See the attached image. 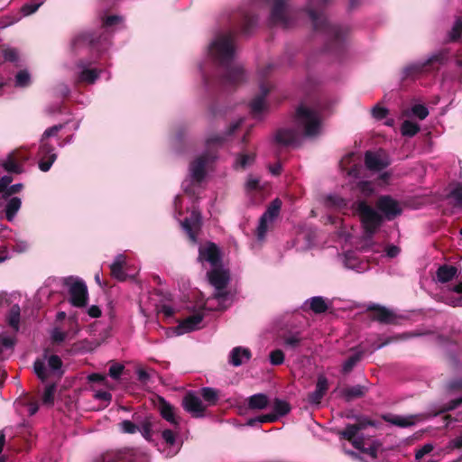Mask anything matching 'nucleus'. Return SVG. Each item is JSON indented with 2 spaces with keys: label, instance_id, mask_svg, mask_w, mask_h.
<instances>
[{
  "label": "nucleus",
  "instance_id": "nucleus-29",
  "mask_svg": "<svg viewBox=\"0 0 462 462\" xmlns=\"http://www.w3.org/2000/svg\"><path fill=\"white\" fill-rule=\"evenodd\" d=\"M92 349V343L89 342L88 339H83L72 344L71 346L69 349H67V352L68 354L74 356L78 354L87 353L88 351H91Z\"/></svg>",
  "mask_w": 462,
  "mask_h": 462
},
{
  "label": "nucleus",
  "instance_id": "nucleus-46",
  "mask_svg": "<svg viewBox=\"0 0 462 462\" xmlns=\"http://www.w3.org/2000/svg\"><path fill=\"white\" fill-rule=\"evenodd\" d=\"M245 73L241 67H235L227 75V81L231 83H237L244 79Z\"/></svg>",
  "mask_w": 462,
  "mask_h": 462
},
{
  "label": "nucleus",
  "instance_id": "nucleus-12",
  "mask_svg": "<svg viewBox=\"0 0 462 462\" xmlns=\"http://www.w3.org/2000/svg\"><path fill=\"white\" fill-rule=\"evenodd\" d=\"M183 409L190 413L194 418H201L204 416L206 407L202 401L194 393L189 392L182 399Z\"/></svg>",
  "mask_w": 462,
  "mask_h": 462
},
{
  "label": "nucleus",
  "instance_id": "nucleus-13",
  "mask_svg": "<svg viewBox=\"0 0 462 462\" xmlns=\"http://www.w3.org/2000/svg\"><path fill=\"white\" fill-rule=\"evenodd\" d=\"M155 406L163 420L170 422L176 428L180 427V420L176 415L175 407L173 405L167 402L163 397L158 395Z\"/></svg>",
  "mask_w": 462,
  "mask_h": 462
},
{
  "label": "nucleus",
  "instance_id": "nucleus-57",
  "mask_svg": "<svg viewBox=\"0 0 462 462\" xmlns=\"http://www.w3.org/2000/svg\"><path fill=\"white\" fill-rule=\"evenodd\" d=\"M434 448V446L431 443H427L423 445L420 449H418L415 453V459L420 460L425 455L430 453Z\"/></svg>",
  "mask_w": 462,
  "mask_h": 462
},
{
  "label": "nucleus",
  "instance_id": "nucleus-44",
  "mask_svg": "<svg viewBox=\"0 0 462 462\" xmlns=\"http://www.w3.org/2000/svg\"><path fill=\"white\" fill-rule=\"evenodd\" d=\"M68 333L54 328L51 333V340L53 345H60L67 338Z\"/></svg>",
  "mask_w": 462,
  "mask_h": 462
},
{
  "label": "nucleus",
  "instance_id": "nucleus-28",
  "mask_svg": "<svg viewBox=\"0 0 462 462\" xmlns=\"http://www.w3.org/2000/svg\"><path fill=\"white\" fill-rule=\"evenodd\" d=\"M22 201L21 199L17 197H14L7 202L5 206V217L6 219L11 222L14 220V217L16 216L17 212L21 208Z\"/></svg>",
  "mask_w": 462,
  "mask_h": 462
},
{
  "label": "nucleus",
  "instance_id": "nucleus-10",
  "mask_svg": "<svg viewBox=\"0 0 462 462\" xmlns=\"http://www.w3.org/2000/svg\"><path fill=\"white\" fill-rule=\"evenodd\" d=\"M29 159L30 155L20 150H15L8 154L1 165L8 173L21 174L23 172V164Z\"/></svg>",
  "mask_w": 462,
  "mask_h": 462
},
{
  "label": "nucleus",
  "instance_id": "nucleus-63",
  "mask_svg": "<svg viewBox=\"0 0 462 462\" xmlns=\"http://www.w3.org/2000/svg\"><path fill=\"white\" fill-rule=\"evenodd\" d=\"M372 116H387L389 114V110L383 106L382 104H376L372 109H371Z\"/></svg>",
  "mask_w": 462,
  "mask_h": 462
},
{
  "label": "nucleus",
  "instance_id": "nucleus-64",
  "mask_svg": "<svg viewBox=\"0 0 462 462\" xmlns=\"http://www.w3.org/2000/svg\"><path fill=\"white\" fill-rule=\"evenodd\" d=\"M94 398L110 403L112 400V394L106 391H97L94 394Z\"/></svg>",
  "mask_w": 462,
  "mask_h": 462
},
{
  "label": "nucleus",
  "instance_id": "nucleus-25",
  "mask_svg": "<svg viewBox=\"0 0 462 462\" xmlns=\"http://www.w3.org/2000/svg\"><path fill=\"white\" fill-rule=\"evenodd\" d=\"M365 163L367 169L372 171H381L385 167L383 161L373 152H366L365 155Z\"/></svg>",
  "mask_w": 462,
  "mask_h": 462
},
{
  "label": "nucleus",
  "instance_id": "nucleus-50",
  "mask_svg": "<svg viewBox=\"0 0 462 462\" xmlns=\"http://www.w3.org/2000/svg\"><path fill=\"white\" fill-rule=\"evenodd\" d=\"M269 220L261 217L259 220V225L256 228V236L259 240H263L265 237L266 232L268 230L267 223Z\"/></svg>",
  "mask_w": 462,
  "mask_h": 462
},
{
  "label": "nucleus",
  "instance_id": "nucleus-33",
  "mask_svg": "<svg viewBox=\"0 0 462 462\" xmlns=\"http://www.w3.org/2000/svg\"><path fill=\"white\" fill-rule=\"evenodd\" d=\"M310 309L316 314H321L328 310V305L322 297L316 296L310 300Z\"/></svg>",
  "mask_w": 462,
  "mask_h": 462
},
{
  "label": "nucleus",
  "instance_id": "nucleus-9",
  "mask_svg": "<svg viewBox=\"0 0 462 462\" xmlns=\"http://www.w3.org/2000/svg\"><path fill=\"white\" fill-rule=\"evenodd\" d=\"M293 124L299 129L300 139L302 135L306 137L317 136L320 132L319 117H295Z\"/></svg>",
  "mask_w": 462,
  "mask_h": 462
},
{
  "label": "nucleus",
  "instance_id": "nucleus-30",
  "mask_svg": "<svg viewBox=\"0 0 462 462\" xmlns=\"http://www.w3.org/2000/svg\"><path fill=\"white\" fill-rule=\"evenodd\" d=\"M282 208V201L279 199H273L267 207L265 212L262 215L270 222L273 221L278 217Z\"/></svg>",
  "mask_w": 462,
  "mask_h": 462
},
{
  "label": "nucleus",
  "instance_id": "nucleus-47",
  "mask_svg": "<svg viewBox=\"0 0 462 462\" xmlns=\"http://www.w3.org/2000/svg\"><path fill=\"white\" fill-rule=\"evenodd\" d=\"M56 159H57V154H52L49 158L41 157L39 163H38L39 169L43 172L48 171L51 169V167L52 166V164L54 163V162L56 161Z\"/></svg>",
  "mask_w": 462,
  "mask_h": 462
},
{
  "label": "nucleus",
  "instance_id": "nucleus-38",
  "mask_svg": "<svg viewBox=\"0 0 462 462\" xmlns=\"http://www.w3.org/2000/svg\"><path fill=\"white\" fill-rule=\"evenodd\" d=\"M401 130L402 135L411 137L420 131V127L416 123L406 120L403 122Z\"/></svg>",
  "mask_w": 462,
  "mask_h": 462
},
{
  "label": "nucleus",
  "instance_id": "nucleus-39",
  "mask_svg": "<svg viewBox=\"0 0 462 462\" xmlns=\"http://www.w3.org/2000/svg\"><path fill=\"white\" fill-rule=\"evenodd\" d=\"M57 383H51L46 385L43 395H42V402L45 404H53L54 402V393L56 392Z\"/></svg>",
  "mask_w": 462,
  "mask_h": 462
},
{
  "label": "nucleus",
  "instance_id": "nucleus-5",
  "mask_svg": "<svg viewBox=\"0 0 462 462\" xmlns=\"http://www.w3.org/2000/svg\"><path fill=\"white\" fill-rule=\"evenodd\" d=\"M273 142L279 147H297L300 144V132L292 124L291 126L281 127L273 134Z\"/></svg>",
  "mask_w": 462,
  "mask_h": 462
},
{
  "label": "nucleus",
  "instance_id": "nucleus-45",
  "mask_svg": "<svg viewBox=\"0 0 462 462\" xmlns=\"http://www.w3.org/2000/svg\"><path fill=\"white\" fill-rule=\"evenodd\" d=\"M52 154H56L54 152V147L51 144H50L46 140L41 139V144L39 147L40 157L49 158Z\"/></svg>",
  "mask_w": 462,
  "mask_h": 462
},
{
  "label": "nucleus",
  "instance_id": "nucleus-58",
  "mask_svg": "<svg viewBox=\"0 0 462 462\" xmlns=\"http://www.w3.org/2000/svg\"><path fill=\"white\" fill-rule=\"evenodd\" d=\"M379 446L380 445L378 443L374 442L368 448L364 447V448L360 452L366 454L372 458L375 459L377 458L378 456L377 453Z\"/></svg>",
  "mask_w": 462,
  "mask_h": 462
},
{
  "label": "nucleus",
  "instance_id": "nucleus-22",
  "mask_svg": "<svg viewBox=\"0 0 462 462\" xmlns=\"http://www.w3.org/2000/svg\"><path fill=\"white\" fill-rule=\"evenodd\" d=\"M449 204L456 208H462V183H456L447 195Z\"/></svg>",
  "mask_w": 462,
  "mask_h": 462
},
{
  "label": "nucleus",
  "instance_id": "nucleus-60",
  "mask_svg": "<svg viewBox=\"0 0 462 462\" xmlns=\"http://www.w3.org/2000/svg\"><path fill=\"white\" fill-rule=\"evenodd\" d=\"M23 184L17 183L10 186L3 194L2 198L7 199L11 195L19 193L23 189Z\"/></svg>",
  "mask_w": 462,
  "mask_h": 462
},
{
  "label": "nucleus",
  "instance_id": "nucleus-19",
  "mask_svg": "<svg viewBox=\"0 0 462 462\" xmlns=\"http://www.w3.org/2000/svg\"><path fill=\"white\" fill-rule=\"evenodd\" d=\"M369 391L368 386L356 384L346 386L340 392V396L346 402H350L356 399L364 397Z\"/></svg>",
  "mask_w": 462,
  "mask_h": 462
},
{
  "label": "nucleus",
  "instance_id": "nucleus-55",
  "mask_svg": "<svg viewBox=\"0 0 462 462\" xmlns=\"http://www.w3.org/2000/svg\"><path fill=\"white\" fill-rule=\"evenodd\" d=\"M275 156L278 159V162L273 165L269 166V171L273 175L279 176L282 173V166L280 162L281 150L278 149L275 151Z\"/></svg>",
  "mask_w": 462,
  "mask_h": 462
},
{
  "label": "nucleus",
  "instance_id": "nucleus-26",
  "mask_svg": "<svg viewBox=\"0 0 462 462\" xmlns=\"http://www.w3.org/2000/svg\"><path fill=\"white\" fill-rule=\"evenodd\" d=\"M268 403V397L264 393H256L248 398V407L252 410H263Z\"/></svg>",
  "mask_w": 462,
  "mask_h": 462
},
{
  "label": "nucleus",
  "instance_id": "nucleus-54",
  "mask_svg": "<svg viewBox=\"0 0 462 462\" xmlns=\"http://www.w3.org/2000/svg\"><path fill=\"white\" fill-rule=\"evenodd\" d=\"M162 438L165 441V443L170 447L174 446L176 443V433L170 429L162 430Z\"/></svg>",
  "mask_w": 462,
  "mask_h": 462
},
{
  "label": "nucleus",
  "instance_id": "nucleus-3",
  "mask_svg": "<svg viewBox=\"0 0 462 462\" xmlns=\"http://www.w3.org/2000/svg\"><path fill=\"white\" fill-rule=\"evenodd\" d=\"M62 360L57 355H51L48 358V372L45 363L41 359H36L33 363V370L37 377L42 382H46L51 374L56 375L60 379L64 374L62 370Z\"/></svg>",
  "mask_w": 462,
  "mask_h": 462
},
{
  "label": "nucleus",
  "instance_id": "nucleus-24",
  "mask_svg": "<svg viewBox=\"0 0 462 462\" xmlns=\"http://www.w3.org/2000/svg\"><path fill=\"white\" fill-rule=\"evenodd\" d=\"M202 314L197 313L191 315L180 323L179 328L182 329L183 332H189L195 330L198 328L199 324L202 321Z\"/></svg>",
  "mask_w": 462,
  "mask_h": 462
},
{
  "label": "nucleus",
  "instance_id": "nucleus-1",
  "mask_svg": "<svg viewBox=\"0 0 462 462\" xmlns=\"http://www.w3.org/2000/svg\"><path fill=\"white\" fill-rule=\"evenodd\" d=\"M354 208L360 217L365 237L371 239L383 223V217L365 200L355 202Z\"/></svg>",
  "mask_w": 462,
  "mask_h": 462
},
{
  "label": "nucleus",
  "instance_id": "nucleus-32",
  "mask_svg": "<svg viewBox=\"0 0 462 462\" xmlns=\"http://www.w3.org/2000/svg\"><path fill=\"white\" fill-rule=\"evenodd\" d=\"M282 338L283 340L284 346L293 350L298 348L302 341L299 332L285 334Z\"/></svg>",
  "mask_w": 462,
  "mask_h": 462
},
{
  "label": "nucleus",
  "instance_id": "nucleus-16",
  "mask_svg": "<svg viewBox=\"0 0 462 462\" xmlns=\"http://www.w3.org/2000/svg\"><path fill=\"white\" fill-rule=\"evenodd\" d=\"M427 416L425 414H416L406 417L393 414H385L383 416L384 421L398 426L400 428L411 427L414 425L417 420H425Z\"/></svg>",
  "mask_w": 462,
  "mask_h": 462
},
{
  "label": "nucleus",
  "instance_id": "nucleus-11",
  "mask_svg": "<svg viewBox=\"0 0 462 462\" xmlns=\"http://www.w3.org/2000/svg\"><path fill=\"white\" fill-rule=\"evenodd\" d=\"M199 262H208L212 267L222 266L221 253L218 246L213 242H208L199 248Z\"/></svg>",
  "mask_w": 462,
  "mask_h": 462
},
{
  "label": "nucleus",
  "instance_id": "nucleus-18",
  "mask_svg": "<svg viewBox=\"0 0 462 462\" xmlns=\"http://www.w3.org/2000/svg\"><path fill=\"white\" fill-rule=\"evenodd\" d=\"M328 389V379L324 375H319L317 380L315 391L308 394V402L310 404H319Z\"/></svg>",
  "mask_w": 462,
  "mask_h": 462
},
{
  "label": "nucleus",
  "instance_id": "nucleus-42",
  "mask_svg": "<svg viewBox=\"0 0 462 462\" xmlns=\"http://www.w3.org/2000/svg\"><path fill=\"white\" fill-rule=\"evenodd\" d=\"M93 43L92 36L89 33H83L75 37L72 41V48L77 50L79 46H86Z\"/></svg>",
  "mask_w": 462,
  "mask_h": 462
},
{
  "label": "nucleus",
  "instance_id": "nucleus-27",
  "mask_svg": "<svg viewBox=\"0 0 462 462\" xmlns=\"http://www.w3.org/2000/svg\"><path fill=\"white\" fill-rule=\"evenodd\" d=\"M21 317V309L18 304H14L11 307L6 316V321L8 325L15 331L19 330Z\"/></svg>",
  "mask_w": 462,
  "mask_h": 462
},
{
  "label": "nucleus",
  "instance_id": "nucleus-4",
  "mask_svg": "<svg viewBox=\"0 0 462 462\" xmlns=\"http://www.w3.org/2000/svg\"><path fill=\"white\" fill-rule=\"evenodd\" d=\"M366 310L369 312L370 319L380 324L399 325L400 320L403 319V316L380 304H371L367 307Z\"/></svg>",
  "mask_w": 462,
  "mask_h": 462
},
{
  "label": "nucleus",
  "instance_id": "nucleus-2",
  "mask_svg": "<svg viewBox=\"0 0 462 462\" xmlns=\"http://www.w3.org/2000/svg\"><path fill=\"white\" fill-rule=\"evenodd\" d=\"M210 55L221 63L229 61L234 55V36L231 32L216 37L209 47Z\"/></svg>",
  "mask_w": 462,
  "mask_h": 462
},
{
  "label": "nucleus",
  "instance_id": "nucleus-35",
  "mask_svg": "<svg viewBox=\"0 0 462 462\" xmlns=\"http://www.w3.org/2000/svg\"><path fill=\"white\" fill-rule=\"evenodd\" d=\"M291 411V406L289 402L282 401L281 399H274L273 402V413L278 415V419L280 417L285 416Z\"/></svg>",
  "mask_w": 462,
  "mask_h": 462
},
{
  "label": "nucleus",
  "instance_id": "nucleus-15",
  "mask_svg": "<svg viewBox=\"0 0 462 462\" xmlns=\"http://www.w3.org/2000/svg\"><path fill=\"white\" fill-rule=\"evenodd\" d=\"M207 276L209 283L216 290L226 289L230 280L229 273L221 266L213 267L211 271L207 273Z\"/></svg>",
  "mask_w": 462,
  "mask_h": 462
},
{
  "label": "nucleus",
  "instance_id": "nucleus-43",
  "mask_svg": "<svg viewBox=\"0 0 462 462\" xmlns=\"http://www.w3.org/2000/svg\"><path fill=\"white\" fill-rule=\"evenodd\" d=\"M100 71L97 69H83L80 73L79 79L80 80L87 82L88 84L94 83L97 79L99 77Z\"/></svg>",
  "mask_w": 462,
  "mask_h": 462
},
{
  "label": "nucleus",
  "instance_id": "nucleus-17",
  "mask_svg": "<svg viewBox=\"0 0 462 462\" xmlns=\"http://www.w3.org/2000/svg\"><path fill=\"white\" fill-rule=\"evenodd\" d=\"M209 161V154L203 153L191 162L189 170L191 178L197 181L201 182L206 176V166Z\"/></svg>",
  "mask_w": 462,
  "mask_h": 462
},
{
  "label": "nucleus",
  "instance_id": "nucleus-6",
  "mask_svg": "<svg viewBox=\"0 0 462 462\" xmlns=\"http://www.w3.org/2000/svg\"><path fill=\"white\" fill-rule=\"evenodd\" d=\"M375 207L383 217V219L393 220L402 213V208L400 203L390 195L380 196L375 203Z\"/></svg>",
  "mask_w": 462,
  "mask_h": 462
},
{
  "label": "nucleus",
  "instance_id": "nucleus-20",
  "mask_svg": "<svg viewBox=\"0 0 462 462\" xmlns=\"http://www.w3.org/2000/svg\"><path fill=\"white\" fill-rule=\"evenodd\" d=\"M125 265V256L118 254L115 261L110 264L111 276L119 282L126 280L127 275L125 273L124 266Z\"/></svg>",
  "mask_w": 462,
  "mask_h": 462
},
{
  "label": "nucleus",
  "instance_id": "nucleus-8",
  "mask_svg": "<svg viewBox=\"0 0 462 462\" xmlns=\"http://www.w3.org/2000/svg\"><path fill=\"white\" fill-rule=\"evenodd\" d=\"M69 301L76 308H84L88 304V291L84 281L76 280L69 287Z\"/></svg>",
  "mask_w": 462,
  "mask_h": 462
},
{
  "label": "nucleus",
  "instance_id": "nucleus-40",
  "mask_svg": "<svg viewBox=\"0 0 462 462\" xmlns=\"http://www.w3.org/2000/svg\"><path fill=\"white\" fill-rule=\"evenodd\" d=\"M255 159L254 153H240L237 155L236 164L242 169L246 168L248 165H251Z\"/></svg>",
  "mask_w": 462,
  "mask_h": 462
},
{
  "label": "nucleus",
  "instance_id": "nucleus-53",
  "mask_svg": "<svg viewBox=\"0 0 462 462\" xmlns=\"http://www.w3.org/2000/svg\"><path fill=\"white\" fill-rule=\"evenodd\" d=\"M462 34V17H459L456 20L454 23V25L450 32V39L451 40H457L458 39Z\"/></svg>",
  "mask_w": 462,
  "mask_h": 462
},
{
  "label": "nucleus",
  "instance_id": "nucleus-61",
  "mask_svg": "<svg viewBox=\"0 0 462 462\" xmlns=\"http://www.w3.org/2000/svg\"><path fill=\"white\" fill-rule=\"evenodd\" d=\"M461 404H462V396L459 397V398H456V399H453V400L449 401L445 405V407L442 409L441 411L444 412V411H448L455 410L456 408H457Z\"/></svg>",
  "mask_w": 462,
  "mask_h": 462
},
{
  "label": "nucleus",
  "instance_id": "nucleus-62",
  "mask_svg": "<svg viewBox=\"0 0 462 462\" xmlns=\"http://www.w3.org/2000/svg\"><path fill=\"white\" fill-rule=\"evenodd\" d=\"M62 128L61 125H53L46 129L42 136V139L46 140L51 136H54L58 134V132Z\"/></svg>",
  "mask_w": 462,
  "mask_h": 462
},
{
  "label": "nucleus",
  "instance_id": "nucleus-59",
  "mask_svg": "<svg viewBox=\"0 0 462 462\" xmlns=\"http://www.w3.org/2000/svg\"><path fill=\"white\" fill-rule=\"evenodd\" d=\"M430 111L423 104H415L411 107V116H428Z\"/></svg>",
  "mask_w": 462,
  "mask_h": 462
},
{
  "label": "nucleus",
  "instance_id": "nucleus-48",
  "mask_svg": "<svg viewBox=\"0 0 462 462\" xmlns=\"http://www.w3.org/2000/svg\"><path fill=\"white\" fill-rule=\"evenodd\" d=\"M269 358L273 365H280L284 362V353L281 349L273 350L269 355Z\"/></svg>",
  "mask_w": 462,
  "mask_h": 462
},
{
  "label": "nucleus",
  "instance_id": "nucleus-14",
  "mask_svg": "<svg viewBox=\"0 0 462 462\" xmlns=\"http://www.w3.org/2000/svg\"><path fill=\"white\" fill-rule=\"evenodd\" d=\"M138 451L132 448H124L117 450H110L104 453L100 457V462H119L128 460L134 462Z\"/></svg>",
  "mask_w": 462,
  "mask_h": 462
},
{
  "label": "nucleus",
  "instance_id": "nucleus-36",
  "mask_svg": "<svg viewBox=\"0 0 462 462\" xmlns=\"http://www.w3.org/2000/svg\"><path fill=\"white\" fill-rule=\"evenodd\" d=\"M341 439L350 442L359 435V430L355 424H347L344 430L338 432Z\"/></svg>",
  "mask_w": 462,
  "mask_h": 462
},
{
  "label": "nucleus",
  "instance_id": "nucleus-49",
  "mask_svg": "<svg viewBox=\"0 0 462 462\" xmlns=\"http://www.w3.org/2000/svg\"><path fill=\"white\" fill-rule=\"evenodd\" d=\"M120 429L124 433L134 434L139 430L138 426L131 420H125L119 423Z\"/></svg>",
  "mask_w": 462,
  "mask_h": 462
},
{
  "label": "nucleus",
  "instance_id": "nucleus-37",
  "mask_svg": "<svg viewBox=\"0 0 462 462\" xmlns=\"http://www.w3.org/2000/svg\"><path fill=\"white\" fill-rule=\"evenodd\" d=\"M201 396L210 405H214L218 400V391L210 387H204L201 389Z\"/></svg>",
  "mask_w": 462,
  "mask_h": 462
},
{
  "label": "nucleus",
  "instance_id": "nucleus-31",
  "mask_svg": "<svg viewBox=\"0 0 462 462\" xmlns=\"http://www.w3.org/2000/svg\"><path fill=\"white\" fill-rule=\"evenodd\" d=\"M364 351H357L356 354L350 356L342 365V373L349 374L357 363L362 359Z\"/></svg>",
  "mask_w": 462,
  "mask_h": 462
},
{
  "label": "nucleus",
  "instance_id": "nucleus-52",
  "mask_svg": "<svg viewBox=\"0 0 462 462\" xmlns=\"http://www.w3.org/2000/svg\"><path fill=\"white\" fill-rule=\"evenodd\" d=\"M124 369H125L124 365L119 364V363H114L109 367L108 374L111 378L117 380L122 375Z\"/></svg>",
  "mask_w": 462,
  "mask_h": 462
},
{
  "label": "nucleus",
  "instance_id": "nucleus-41",
  "mask_svg": "<svg viewBox=\"0 0 462 462\" xmlns=\"http://www.w3.org/2000/svg\"><path fill=\"white\" fill-rule=\"evenodd\" d=\"M31 76L27 70H21L15 76L14 85L18 88H24L30 85Z\"/></svg>",
  "mask_w": 462,
  "mask_h": 462
},
{
  "label": "nucleus",
  "instance_id": "nucleus-7",
  "mask_svg": "<svg viewBox=\"0 0 462 462\" xmlns=\"http://www.w3.org/2000/svg\"><path fill=\"white\" fill-rule=\"evenodd\" d=\"M183 230L189 236V239L192 244H196L198 241V235L201 229L202 217L199 209L193 208L190 215L180 222Z\"/></svg>",
  "mask_w": 462,
  "mask_h": 462
},
{
  "label": "nucleus",
  "instance_id": "nucleus-34",
  "mask_svg": "<svg viewBox=\"0 0 462 462\" xmlns=\"http://www.w3.org/2000/svg\"><path fill=\"white\" fill-rule=\"evenodd\" d=\"M152 427L153 421L152 415L146 416L144 420L141 422V434L148 441L152 439Z\"/></svg>",
  "mask_w": 462,
  "mask_h": 462
},
{
  "label": "nucleus",
  "instance_id": "nucleus-21",
  "mask_svg": "<svg viewBox=\"0 0 462 462\" xmlns=\"http://www.w3.org/2000/svg\"><path fill=\"white\" fill-rule=\"evenodd\" d=\"M252 356L251 351L249 348L236 346L234 347L229 356V362L234 366H239L244 363L243 358L248 361Z\"/></svg>",
  "mask_w": 462,
  "mask_h": 462
},
{
  "label": "nucleus",
  "instance_id": "nucleus-56",
  "mask_svg": "<svg viewBox=\"0 0 462 462\" xmlns=\"http://www.w3.org/2000/svg\"><path fill=\"white\" fill-rule=\"evenodd\" d=\"M42 5V2L25 4L22 7V13L23 15H30L36 12L38 8Z\"/></svg>",
  "mask_w": 462,
  "mask_h": 462
},
{
  "label": "nucleus",
  "instance_id": "nucleus-23",
  "mask_svg": "<svg viewBox=\"0 0 462 462\" xmlns=\"http://www.w3.org/2000/svg\"><path fill=\"white\" fill-rule=\"evenodd\" d=\"M457 273V269L452 265H441L437 271V277L439 282L446 283L450 282Z\"/></svg>",
  "mask_w": 462,
  "mask_h": 462
},
{
  "label": "nucleus",
  "instance_id": "nucleus-51",
  "mask_svg": "<svg viewBox=\"0 0 462 462\" xmlns=\"http://www.w3.org/2000/svg\"><path fill=\"white\" fill-rule=\"evenodd\" d=\"M355 425L360 432L365 430L368 426L374 427L375 421L366 417H356V422Z\"/></svg>",
  "mask_w": 462,
  "mask_h": 462
}]
</instances>
